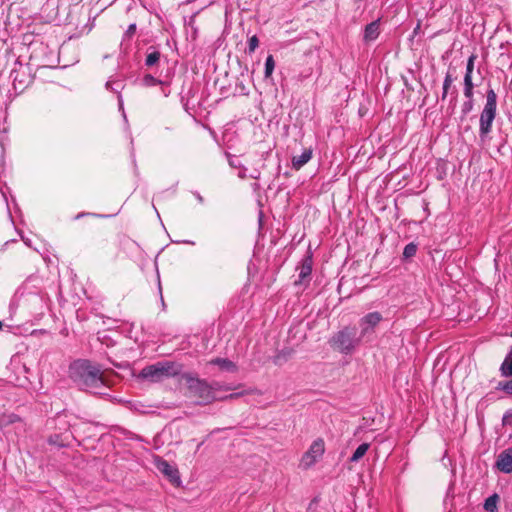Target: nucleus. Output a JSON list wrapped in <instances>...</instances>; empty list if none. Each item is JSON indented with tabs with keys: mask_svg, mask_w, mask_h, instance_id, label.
<instances>
[{
	"mask_svg": "<svg viewBox=\"0 0 512 512\" xmlns=\"http://www.w3.org/2000/svg\"><path fill=\"white\" fill-rule=\"evenodd\" d=\"M312 158V150L305 149L301 155L293 156L292 158V167L295 170L301 169L305 164H307Z\"/></svg>",
	"mask_w": 512,
	"mask_h": 512,
	"instance_id": "obj_15",
	"label": "nucleus"
},
{
	"mask_svg": "<svg viewBox=\"0 0 512 512\" xmlns=\"http://www.w3.org/2000/svg\"><path fill=\"white\" fill-rule=\"evenodd\" d=\"M161 58V53L154 47H149L147 50V55L145 58V65L147 67H154L156 66Z\"/></svg>",
	"mask_w": 512,
	"mask_h": 512,
	"instance_id": "obj_16",
	"label": "nucleus"
},
{
	"mask_svg": "<svg viewBox=\"0 0 512 512\" xmlns=\"http://www.w3.org/2000/svg\"><path fill=\"white\" fill-rule=\"evenodd\" d=\"M379 35H380V19H377L365 26L364 32H363V41L365 43H370L372 41H375Z\"/></svg>",
	"mask_w": 512,
	"mask_h": 512,
	"instance_id": "obj_11",
	"label": "nucleus"
},
{
	"mask_svg": "<svg viewBox=\"0 0 512 512\" xmlns=\"http://www.w3.org/2000/svg\"><path fill=\"white\" fill-rule=\"evenodd\" d=\"M59 0H47L41 8L42 17L46 21H55L58 17Z\"/></svg>",
	"mask_w": 512,
	"mask_h": 512,
	"instance_id": "obj_10",
	"label": "nucleus"
},
{
	"mask_svg": "<svg viewBox=\"0 0 512 512\" xmlns=\"http://www.w3.org/2000/svg\"><path fill=\"white\" fill-rule=\"evenodd\" d=\"M14 68L11 70L10 78L13 89L16 94H21L32 82L28 67L18 61H15Z\"/></svg>",
	"mask_w": 512,
	"mask_h": 512,
	"instance_id": "obj_6",
	"label": "nucleus"
},
{
	"mask_svg": "<svg viewBox=\"0 0 512 512\" xmlns=\"http://www.w3.org/2000/svg\"><path fill=\"white\" fill-rule=\"evenodd\" d=\"M275 68V61L272 55H268L265 61V71L264 76L265 78L271 77L273 71Z\"/></svg>",
	"mask_w": 512,
	"mask_h": 512,
	"instance_id": "obj_21",
	"label": "nucleus"
},
{
	"mask_svg": "<svg viewBox=\"0 0 512 512\" xmlns=\"http://www.w3.org/2000/svg\"><path fill=\"white\" fill-rule=\"evenodd\" d=\"M238 395H239V394H237V393H235V394H230L229 396H226V397H225V399H226V398H230V399H232V398H236V397H238Z\"/></svg>",
	"mask_w": 512,
	"mask_h": 512,
	"instance_id": "obj_39",
	"label": "nucleus"
},
{
	"mask_svg": "<svg viewBox=\"0 0 512 512\" xmlns=\"http://www.w3.org/2000/svg\"><path fill=\"white\" fill-rule=\"evenodd\" d=\"M229 163H230V165H231V166H233V167H237L236 162H234V161H230Z\"/></svg>",
	"mask_w": 512,
	"mask_h": 512,
	"instance_id": "obj_41",
	"label": "nucleus"
},
{
	"mask_svg": "<svg viewBox=\"0 0 512 512\" xmlns=\"http://www.w3.org/2000/svg\"><path fill=\"white\" fill-rule=\"evenodd\" d=\"M499 387L507 394L512 395V379L505 382H500Z\"/></svg>",
	"mask_w": 512,
	"mask_h": 512,
	"instance_id": "obj_29",
	"label": "nucleus"
},
{
	"mask_svg": "<svg viewBox=\"0 0 512 512\" xmlns=\"http://www.w3.org/2000/svg\"><path fill=\"white\" fill-rule=\"evenodd\" d=\"M106 88L113 92L119 93L120 90L123 88V84L120 81L109 80L106 82Z\"/></svg>",
	"mask_w": 512,
	"mask_h": 512,
	"instance_id": "obj_26",
	"label": "nucleus"
},
{
	"mask_svg": "<svg viewBox=\"0 0 512 512\" xmlns=\"http://www.w3.org/2000/svg\"><path fill=\"white\" fill-rule=\"evenodd\" d=\"M497 95L493 89H489L486 94V103L480 114L479 120V137L482 142L487 140L489 133L492 131V124L496 117Z\"/></svg>",
	"mask_w": 512,
	"mask_h": 512,
	"instance_id": "obj_4",
	"label": "nucleus"
},
{
	"mask_svg": "<svg viewBox=\"0 0 512 512\" xmlns=\"http://www.w3.org/2000/svg\"><path fill=\"white\" fill-rule=\"evenodd\" d=\"M259 46V39L256 35H253L252 37L249 38L248 40V49H247V52L249 54H252L255 52V50L258 48Z\"/></svg>",
	"mask_w": 512,
	"mask_h": 512,
	"instance_id": "obj_25",
	"label": "nucleus"
},
{
	"mask_svg": "<svg viewBox=\"0 0 512 512\" xmlns=\"http://www.w3.org/2000/svg\"><path fill=\"white\" fill-rule=\"evenodd\" d=\"M453 81H454V79H453L452 75L450 73H447L444 78V81H443V91H442V95H441L442 100L446 99L449 88L451 87Z\"/></svg>",
	"mask_w": 512,
	"mask_h": 512,
	"instance_id": "obj_22",
	"label": "nucleus"
},
{
	"mask_svg": "<svg viewBox=\"0 0 512 512\" xmlns=\"http://www.w3.org/2000/svg\"><path fill=\"white\" fill-rule=\"evenodd\" d=\"M136 32V24H130L124 34L126 38H131Z\"/></svg>",
	"mask_w": 512,
	"mask_h": 512,
	"instance_id": "obj_30",
	"label": "nucleus"
},
{
	"mask_svg": "<svg viewBox=\"0 0 512 512\" xmlns=\"http://www.w3.org/2000/svg\"><path fill=\"white\" fill-rule=\"evenodd\" d=\"M182 365L172 361H159L144 367L139 377L150 382H160L181 374Z\"/></svg>",
	"mask_w": 512,
	"mask_h": 512,
	"instance_id": "obj_3",
	"label": "nucleus"
},
{
	"mask_svg": "<svg viewBox=\"0 0 512 512\" xmlns=\"http://www.w3.org/2000/svg\"><path fill=\"white\" fill-rule=\"evenodd\" d=\"M210 365L218 366L222 371L235 373L237 371V365L227 358H214L209 361Z\"/></svg>",
	"mask_w": 512,
	"mask_h": 512,
	"instance_id": "obj_13",
	"label": "nucleus"
},
{
	"mask_svg": "<svg viewBox=\"0 0 512 512\" xmlns=\"http://www.w3.org/2000/svg\"><path fill=\"white\" fill-rule=\"evenodd\" d=\"M259 175H260V173H259V172H256V173L251 174V175H250V177H251L252 179H258V178H259Z\"/></svg>",
	"mask_w": 512,
	"mask_h": 512,
	"instance_id": "obj_37",
	"label": "nucleus"
},
{
	"mask_svg": "<svg viewBox=\"0 0 512 512\" xmlns=\"http://www.w3.org/2000/svg\"><path fill=\"white\" fill-rule=\"evenodd\" d=\"M473 89L472 77L464 76V95L466 98H473Z\"/></svg>",
	"mask_w": 512,
	"mask_h": 512,
	"instance_id": "obj_20",
	"label": "nucleus"
},
{
	"mask_svg": "<svg viewBox=\"0 0 512 512\" xmlns=\"http://www.w3.org/2000/svg\"><path fill=\"white\" fill-rule=\"evenodd\" d=\"M370 445L368 443H362L354 451L350 458V462H358L368 451Z\"/></svg>",
	"mask_w": 512,
	"mask_h": 512,
	"instance_id": "obj_18",
	"label": "nucleus"
},
{
	"mask_svg": "<svg viewBox=\"0 0 512 512\" xmlns=\"http://www.w3.org/2000/svg\"><path fill=\"white\" fill-rule=\"evenodd\" d=\"M467 99L468 100L463 103L462 108H461L462 113L464 115H467L468 113H470L474 106L473 98H467Z\"/></svg>",
	"mask_w": 512,
	"mask_h": 512,
	"instance_id": "obj_28",
	"label": "nucleus"
},
{
	"mask_svg": "<svg viewBox=\"0 0 512 512\" xmlns=\"http://www.w3.org/2000/svg\"><path fill=\"white\" fill-rule=\"evenodd\" d=\"M180 379L184 381L189 396L197 399L196 403L198 405H208L214 401L222 400L223 398L216 396V392L221 389L225 391L230 389L229 387H223L218 382L208 383L192 373H183L180 375Z\"/></svg>",
	"mask_w": 512,
	"mask_h": 512,
	"instance_id": "obj_2",
	"label": "nucleus"
},
{
	"mask_svg": "<svg viewBox=\"0 0 512 512\" xmlns=\"http://www.w3.org/2000/svg\"><path fill=\"white\" fill-rule=\"evenodd\" d=\"M318 500L313 499L311 503L309 504L308 510H313L315 506H317Z\"/></svg>",
	"mask_w": 512,
	"mask_h": 512,
	"instance_id": "obj_35",
	"label": "nucleus"
},
{
	"mask_svg": "<svg viewBox=\"0 0 512 512\" xmlns=\"http://www.w3.org/2000/svg\"><path fill=\"white\" fill-rule=\"evenodd\" d=\"M193 195L196 197L199 203L202 204L204 202V199L199 192H193Z\"/></svg>",
	"mask_w": 512,
	"mask_h": 512,
	"instance_id": "obj_34",
	"label": "nucleus"
},
{
	"mask_svg": "<svg viewBox=\"0 0 512 512\" xmlns=\"http://www.w3.org/2000/svg\"><path fill=\"white\" fill-rule=\"evenodd\" d=\"M312 263L313 262L311 255H307L303 258L300 266L297 268L299 270V282H302L311 275Z\"/></svg>",
	"mask_w": 512,
	"mask_h": 512,
	"instance_id": "obj_14",
	"label": "nucleus"
},
{
	"mask_svg": "<svg viewBox=\"0 0 512 512\" xmlns=\"http://www.w3.org/2000/svg\"><path fill=\"white\" fill-rule=\"evenodd\" d=\"M118 100H119V108H120L121 110H123V101H122V99H121V96H119V97H118Z\"/></svg>",
	"mask_w": 512,
	"mask_h": 512,
	"instance_id": "obj_38",
	"label": "nucleus"
},
{
	"mask_svg": "<svg viewBox=\"0 0 512 512\" xmlns=\"http://www.w3.org/2000/svg\"><path fill=\"white\" fill-rule=\"evenodd\" d=\"M511 336H512V331H511Z\"/></svg>",
	"mask_w": 512,
	"mask_h": 512,
	"instance_id": "obj_43",
	"label": "nucleus"
},
{
	"mask_svg": "<svg viewBox=\"0 0 512 512\" xmlns=\"http://www.w3.org/2000/svg\"><path fill=\"white\" fill-rule=\"evenodd\" d=\"M502 375L505 377L512 376V349L511 352L505 357L501 368Z\"/></svg>",
	"mask_w": 512,
	"mask_h": 512,
	"instance_id": "obj_17",
	"label": "nucleus"
},
{
	"mask_svg": "<svg viewBox=\"0 0 512 512\" xmlns=\"http://www.w3.org/2000/svg\"><path fill=\"white\" fill-rule=\"evenodd\" d=\"M19 420H20L19 417L17 415H15V414H12V415L8 416V422L9 423H14V422L19 421Z\"/></svg>",
	"mask_w": 512,
	"mask_h": 512,
	"instance_id": "obj_32",
	"label": "nucleus"
},
{
	"mask_svg": "<svg viewBox=\"0 0 512 512\" xmlns=\"http://www.w3.org/2000/svg\"><path fill=\"white\" fill-rule=\"evenodd\" d=\"M2 326H3V325H2V322L0 321V330L2 329Z\"/></svg>",
	"mask_w": 512,
	"mask_h": 512,
	"instance_id": "obj_42",
	"label": "nucleus"
},
{
	"mask_svg": "<svg viewBox=\"0 0 512 512\" xmlns=\"http://www.w3.org/2000/svg\"><path fill=\"white\" fill-rule=\"evenodd\" d=\"M361 339V335L357 337L355 328L345 327L334 335L332 342L340 352L349 354L360 344Z\"/></svg>",
	"mask_w": 512,
	"mask_h": 512,
	"instance_id": "obj_5",
	"label": "nucleus"
},
{
	"mask_svg": "<svg viewBox=\"0 0 512 512\" xmlns=\"http://www.w3.org/2000/svg\"><path fill=\"white\" fill-rule=\"evenodd\" d=\"M69 374L80 389L93 394H106L110 387L101 367L89 360L74 361L69 367Z\"/></svg>",
	"mask_w": 512,
	"mask_h": 512,
	"instance_id": "obj_1",
	"label": "nucleus"
},
{
	"mask_svg": "<svg viewBox=\"0 0 512 512\" xmlns=\"http://www.w3.org/2000/svg\"><path fill=\"white\" fill-rule=\"evenodd\" d=\"M22 239H23V241H24V243H25L26 245H28V246H30V245H31V242H30V240H29V239H25V238H23V237H22Z\"/></svg>",
	"mask_w": 512,
	"mask_h": 512,
	"instance_id": "obj_40",
	"label": "nucleus"
},
{
	"mask_svg": "<svg viewBox=\"0 0 512 512\" xmlns=\"http://www.w3.org/2000/svg\"><path fill=\"white\" fill-rule=\"evenodd\" d=\"M498 495L489 496L484 503V508L488 512H497Z\"/></svg>",
	"mask_w": 512,
	"mask_h": 512,
	"instance_id": "obj_19",
	"label": "nucleus"
},
{
	"mask_svg": "<svg viewBox=\"0 0 512 512\" xmlns=\"http://www.w3.org/2000/svg\"><path fill=\"white\" fill-rule=\"evenodd\" d=\"M324 451L325 445L322 439L313 441L308 451L302 456L300 466L304 469L310 468L322 457Z\"/></svg>",
	"mask_w": 512,
	"mask_h": 512,
	"instance_id": "obj_7",
	"label": "nucleus"
},
{
	"mask_svg": "<svg viewBox=\"0 0 512 512\" xmlns=\"http://www.w3.org/2000/svg\"><path fill=\"white\" fill-rule=\"evenodd\" d=\"M417 251V245L414 243H409L405 246L403 250V256L404 258H411L416 254Z\"/></svg>",
	"mask_w": 512,
	"mask_h": 512,
	"instance_id": "obj_24",
	"label": "nucleus"
},
{
	"mask_svg": "<svg viewBox=\"0 0 512 512\" xmlns=\"http://www.w3.org/2000/svg\"><path fill=\"white\" fill-rule=\"evenodd\" d=\"M142 84L145 87H152V86L162 84V81L155 78L151 74H146L142 79Z\"/></svg>",
	"mask_w": 512,
	"mask_h": 512,
	"instance_id": "obj_23",
	"label": "nucleus"
},
{
	"mask_svg": "<svg viewBox=\"0 0 512 512\" xmlns=\"http://www.w3.org/2000/svg\"><path fill=\"white\" fill-rule=\"evenodd\" d=\"M383 320V316L381 313L375 311L370 312L364 315L359 320V325L361 328V337H365L366 335L372 334L377 325Z\"/></svg>",
	"mask_w": 512,
	"mask_h": 512,
	"instance_id": "obj_8",
	"label": "nucleus"
},
{
	"mask_svg": "<svg viewBox=\"0 0 512 512\" xmlns=\"http://www.w3.org/2000/svg\"><path fill=\"white\" fill-rule=\"evenodd\" d=\"M510 418H512V410L507 411L502 419L503 425L510 424Z\"/></svg>",
	"mask_w": 512,
	"mask_h": 512,
	"instance_id": "obj_31",
	"label": "nucleus"
},
{
	"mask_svg": "<svg viewBox=\"0 0 512 512\" xmlns=\"http://www.w3.org/2000/svg\"><path fill=\"white\" fill-rule=\"evenodd\" d=\"M6 128H3V130L0 131V142L3 143L4 140H6Z\"/></svg>",
	"mask_w": 512,
	"mask_h": 512,
	"instance_id": "obj_33",
	"label": "nucleus"
},
{
	"mask_svg": "<svg viewBox=\"0 0 512 512\" xmlns=\"http://www.w3.org/2000/svg\"><path fill=\"white\" fill-rule=\"evenodd\" d=\"M497 467L504 473L512 472V449H506L500 453L497 459Z\"/></svg>",
	"mask_w": 512,
	"mask_h": 512,
	"instance_id": "obj_12",
	"label": "nucleus"
},
{
	"mask_svg": "<svg viewBox=\"0 0 512 512\" xmlns=\"http://www.w3.org/2000/svg\"><path fill=\"white\" fill-rule=\"evenodd\" d=\"M156 467L172 483H174V484L180 483L179 472L175 466L169 464L166 460L158 458V459H156Z\"/></svg>",
	"mask_w": 512,
	"mask_h": 512,
	"instance_id": "obj_9",
	"label": "nucleus"
},
{
	"mask_svg": "<svg viewBox=\"0 0 512 512\" xmlns=\"http://www.w3.org/2000/svg\"><path fill=\"white\" fill-rule=\"evenodd\" d=\"M239 177L240 178H245L246 177V168H243L240 172H239Z\"/></svg>",
	"mask_w": 512,
	"mask_h": 512,
	"instance_id": "obj_36",
	"label": "nucleus"
},
{
	"mask_svg": "<svg viewBox=\"0 0 512 512\" xmlns=\"http://www.w3.org/2000/svg\"><path fill=\"white\" fill-rule=\"evenodd\" d=\"M475 60H476V55H474V54H472L468 58L467 65H466L465 76L472 77V73H473V70H474V62H475Z\"/></svg>",
	"mask_w": 512,
	"mask_h": 512,
	"instance_id": "obj_27",
	"label": "nucleus"
}]
</instances>
